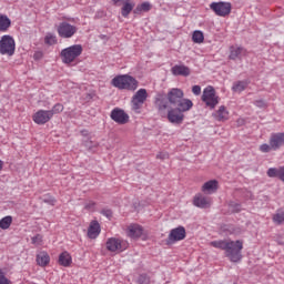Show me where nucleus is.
Here are the masks:
<instances>
[{
  "label": "nucleus",
  "mask_w": 284,
  "mask_h": 284,
  "mask_svg": "<svg viewBox=\"0 0 284 284\" xmlns=\"http://www.w3.org/2000/svg\"><path fill=\"white\" fill-rule=\"evenodd\" d=\"M212 247H216L217 250H223L226 258L231 261V263H241L243 260V241H232V240H220L213 241L210 243Z\"/></svg>",
  "instance_id": "obj_1"
},
{
  "label": "nucleus",
  "mask_w": 284,
  "mask_h": 284,
  "mask_svg": "<svg viewBox=\"0 0 284 284\" xmlns=\"http://www.w3.org/2000/svg\"><path fill=\"white\" fill-rule=\"evenodd\" d=\"M194 103L190 99L182 98L176 104L175 109H169L166 119L170 123H174L176 125H181L183 120L185 119L184 112H190Z\"/></svg>",
  "instance_id": "obj_2"
},
{
  "label": "nucleus",
  "mask_w": 284,
  "mask_h": 284,
  "mask_svg": "<svg viewBox=\"0 0 284 284\" xmlns=\"http://www.w3.org/2000/svg\"><path fill=\"white\" fill-rule=\"evenodd\" d=\"M111 84L118 90H129L130 92H134L139 88V81L130 74L116 75L112 79Z\"/></svg>",
  "instance_id": "obj_3"
},
{
  "label": "nucleus",
  "mask_w": 284,
  "mask_h": 284,
  "mask_svg": "<svg viewBox=\"0 0 284 284\" xmlns=\"http://www.w3.org/2000/svg\"><path fill=\"white\" fill-rule=\"evenodd\" d=\"M83 54V47L81 44H73L63 49L60 52V57L62 59V63L70 65V63H74L79 57Z\"/></svg>",
  "instance_id": "obj_4"
},
{
  "label": "nucleus",
  "mask_w": 284,
  "mask_h": 284,
  "mask_svg": "<svg viewBox=\"0 0 284 284\" xmlns=\"http://www.w3.org/2000/svg\"><path fill=\"white\" fill-rule=\"evenodd\" d=\"M201 99L210 110H214L221 101V98L216 94V90L212 85H207L203 90Z\"/></svg>",
  "instance_id": "obj_5"
},
{
  "label": "nucleus",
  "mask_w": 284,
  "mask_h": 284,
  "mask_svg": "<svg viewBox=\"0 0 284 284\" xmlns=\"http://www.w3.org/2000/svg\"><path fill=\"white\" fill-rule=\"evenodd\" d=\"M17 50V43L14 38L10 34L2 36L0 39V54H7V57H12Z\"/></svg>",
  "instance_id": "obj_6"
},
{
  "label": "nucleus",
  "mask_w": 284,
  "mask_h": 284,
  "mask_svg": "<svg viewBox=\"0 0 284 284\" xmlns=\"http://www.w3.org/2000/svg\"><path fill=\"white\" fill-rule=\"evenodd\" d=\"M148 101V90L140 89L138 90L132 99H131V108L135 111L136 114L141 113V109L143 108V103Z\"/></svg>",
  "instance_id": "obj_7"
},
{
  "label": "nucleus",
  "mask_w": 284,
  "mask_h": 284,
  "mask_svg": "<svg viewBox=\"0 0 284 284\" xmlns=\"http://www.w3.org/2000/svg\"><path fill=\"white\" fill-rule=\"evenodd\" d=\"M129 245L130 244L128 241L116 237H109L105 243L108 252H115L116 254H120V252H125Z\"/></svg>",
  "instance_id": "obj_8"
},
{
  "label": "nucleus",
  "mask_w": 284,
  "mask_h": 284,
  "mask_svg": "<svg viewBox=\"0 0 284 284\" xmlns=\"http://www.w3.org/2000/svg\"><path fill=\"white\" fill-rule=\"evenodd\" d=\"M154 105L159 112L160 116H165V112H168V108H170V100L168 99V94L164 92H160L154 98Z\"/></svg>",
  "instance_id": "obj_9"
},
{
  "label": "nucleus",
  "mask_w": 284,
  "mask_h": 284,
  "mask_svg": "<svg viewBox=\"0 0 284 284\" xmlns=\"http://www.w3.org/2000/svg\"><path fill=\"white\" fill-rule=\"evenodd\" d=\"M78 28L77 26H72L69 22H60L57 31L59 37H61V39H72V37L74 36L75 32H78Z\"/></svg>",
  "instance_id": "obj_10"
},
{
  "label": "nucleus",
  "mask_w": 284,
  "mask_h": 284,
  "mask_svg": "<svg viewBox=\"0 0 284 284\" xmlns=\"http://www.w3.org/2000/svg\"><path fill=\"white\" fill-rule=\"evenodd\" d=\"M210 8L216 17H227L232 12V3L230 2H212Z\"/></svg>",
  "instance_id": "obj_11"
},
{
  "label": "nucleus",
  "mask_w": 284,
  "mask_h": 284,
  "mask_svg": "<svg viewBox=\"0 0 284 284\" xmlns=\"http://www.w3.org/2000/svg\"><path fill=\"white\" fill-rule=\"evenodd\" d=\"M186 236L185 227L178 226L170 231V234L166 239L168 245H172L173 243H179V241H184Z\"/></svg>",
  "instance_id": "obj_12"
},
{
  "label": "nucleus",
  "mask_w": 284,
  "mask_h": 284,
  "mask_svg": "<svg viewBox=\"0 0 284 284\" xmlns=\"http://www.w3.org/2000/svg\"><path fill=\"white\" fill-rule=\"evenodd\" d=\"M126 236L129 239H141V236H148V233H145V230L140 224H130L126 227Z\"/></svg>",
  "instance_id": "obj_13"
},
{
  "label": "nucleus",
  "mask_w": 284,
  "mask_h": 284,
  "mask_svg": "<svg viewBox=\"0 0 284 284\" xmlns=\"http://www.w3.org/2000/svg\"><path fill=\"white\" fill-rule=\"evenodd\" d=\"M111 119L119 125H125L130 121V115L122 109H113L111 111Z\"/></svg>",
  "instance_id": "obj_14"
},
{
  "label": "nucleus",
  "mask_w": 284,
  "mask_h": 284,
  "mask_svg": "<svg viewBox=\"0 0 284 284\" xmlns=\"http://www.w3.org/2000/svg\"><path fill=\"white\" fill-rule=\"evenodd\" d=\"M166 97L169 103H171V105H175L185 97V93L179 88H172L169 90Z\"/></svg>",
  "instance_id": "obj_15"
},
{
  "label": "nucleus",
  "mask_w": 284,
  "mask_h": 284,
  "mask_svg": "<svg viewBox=\"0 0 284 284\" xmlns=\"http://www.w3.org/2000/svg\"><path fill=\"white\" fill-rule=\"evenodd\" d=\"M50 119H52V112H50V110H39L33 115V121L37 125H45Z\"/></svg>",
  "instance_id": "obj_16"
},
{
  "label": "nucleus",
  "mask_w": 284,
  "mask_h": 284,
  "mask_svg": "<svg viewBox=\"0 0 284 284\" xmlns=\"http://www.w3.org/2000/svg\"><path fill=\"white\" fill-rule=\"evenodd\" d=\"M193 205L201 210H205L212 205V199L199 193L193 197Z\"/></svg>",
  "instance_id": "obj_17"
},
{
  "label": "nucleus",
  "mask_w": 284,
  "mask_h": 284,
  "mask_svg": "<svg viewBox=\"0 0 284 284\" xmlns=\"http://www.w3.org/2000/svg\"><path fill=\"white\" fill-rule=\"evenodd\" d=\"M270 143L273 152L281 150L284 145V133H273L270 138Z\"/></svg>",
  "instance_id": "obj_18"
},
{
  "label": "nucleus",
  "mask_w": 284,
  "mask_h": 284,
  "mask_svg": "<svg viewBox=\"0 0 284 284\" xmlns=\"http://www.w3.org/2000/svg\"><path fill=\"white\" fill-rule=\"evenodd\" d=\"M245 54H247L245 48L239 45L230 47L229 59H231V61H236V59L241 60L243 57H245Z\"/></svg>",
  "instance_id": "obj_19"
},
{
  "label": "nucleus",
  "mask_w": 284,
  "mask_h": 284,
  "mask_svg": "<svg viewBox=\"0 0 284 284\" xmlns=\"http://www.w3.org/2000/svg\"><path fill=\"white\" fill-rule=\"evenodd\" d=\"M171 73L173 77H190L192 71L185 64H175L171 68Z\"/></svg>",
  "instance_id": "obj_20"
},
{
  "label": "nucleus",
  "mask_w": 284,
  "mask_h": 284,
  "mask_svg": "<svg viewBox=\"0 0 284 284\" xmlns=\"http://www.w3.org/2000/svg\"><path fill=\"white\" fill-rule=\"evenodd\" d=\"M212 116L215 121H227V119H230V112L225 105H221L217 111L212 113Z\"/></svg>",
  "instance_id": "obj_21"
},
{
  "label": "nucleus",
  "mask_w": 284,
  "mask_h": 284,
  "mask_svg": "<svg viewBox=\"0 0 284 284\" xmlns=\"http://www.w3.org/2000/svg\"><path fill=\"white\" fill-rule=\"evenodd\" d=\"M219 190V181L210 180L202 185V192L204 194H214Z\"/></svg>",
  "instance_id": "obj_22"
},
{
  "label": "nucleus",
  "mask_w": 284,
  "mask_h": 284,
  "mask_svg": "<svg viewBox=\"0 0 284 284\" xmlns=\"http://www.w3.org/2000/svg\"><path fill=\"white\" fill-rule=\"evenodd\" d=\"M101 234V224L98 221H92L88 229L89 239H97Z\"/></svg>",
  "instance_id": "obj_23"
},
{
  "label": "nucleus",
  "mask_w": 284,
  "mask_h": 284,
  "mask_svg": "<svg viewBox=\"0 0 284 284\" xmlns=\"http://www.w3.org/2000/svg\"><path fill=\"white\" fill-rule=\"evenodd\" d=\"M36 261L40 267H47V265H50V255L48 252L42 251L37 254Z\"/></svg>",
  "instance_id": "obj_24"
},
{
  "label": "nucleus",
  "mask_w": 284,
  "mask_h": 284,
  "mask_svg": "<svg viewBox=\"0 0 284 284\" xmlns=\"http://www.w3.org/2000/svg\"><path fill=\"white\" fill-rule=\"evenodd\" d=\"M59 265H62V267H70V265H72V256L68 251L59 255Z\"/></svg>",
  "instance_id": "obj_25"
},
{
  "label": "nucleus",
  "mask_w": 284,
  "mask_h": 284,
  "mask_svg": "<svg viewBox=\"0 0 284 284\" xmlns=\"http://www.w3.org/2000/svg\"><path fill=\"white\" fill-rule=\"evenodd\" d=\"M134 2L132 0H126L124 1L122 9H121V14L124 18L130 17V12L134 10Z\"/></svg>",
  "instance_id": "obj_26"
},
{
  "label": "nucleus",
  "mask_w": 284,
  "mask_h": 284,
  "mask_svg": "<svg viewBox=\"0 0 284 284\" xmlns=\"http://www.w3.org/2000/svg\"><path fill=\"white\" fill-rule=\"evenodd\" d=\"M12 26V20L6 14H0V32H8Z\"/></svg>",
  "instance_id": "obj_27"
},
{
  "label": "nucleus",
  "mask_w": 284,
  "mask_h": 284,
  "mask_svg": "<svg viewBox=\"0 0 284 284\" xmlns=\"http://www.w3.org/2000/svg\"><path fill=\"white\" fill-rule=\"evenodd\" d=\"M152 6L150 4V2H143L141 4H138L133 12L135 14H141V12H150Z\"/></svg>",
  "instance_id": "obj_28"
},
{
  "label": "nucleus",
  "mask_w": 284,
  "mask_h": 284,
  "mask_svg": "<svg viewBox=\"0 0 284 284\" xmlns=\"http://www.w3.org/2000/svg\"><path fill=\"white\" fill-rule=\"evenodd\" d=\"M247 85H248L247 81H237V82H234L232 90L233 92L241 93L247 88Z\"/></svg>",
  "instance_id": "obj_29"
},
{
  "label": "nucleus",
  "mask_w": 284,
  "mask_h": 284,
  "mask_svg": "<svg viewBox=\"0 0 284 284\" xmlns=\"http://www.w3.org/2000/svg\"><path fill=\"white\" fill-rule=\"evenodd\" d=\"M12 225V216L7 215L0 220V230H9Z\"/></svg>",
  "instance_id": "obj_30"
},
{
  "label": "nucleus",
  "mask_w": 284,
  "mask_h": 284,
  "mask_svg": "<svg viewBox=\"0 0 284 284\" xmlns=\"http://www.w3.org/2000/svg\"><path fill=\"white\" fill-rule=\"evenodd\" d=\"M192 41L193 43H203V41H205V36L203 34V31L195 30L192 34Z\"/></svg>",
  "instance_id": "obj_31"
},
{
  "label": "nucleus",
  "mask_w": 284,
  "mask_h": 284,
  "mask_svg": "<svg viewBox=\"0 0 284 284\" xmlns=\"http://www.w3.org/2000/svg\"><path fill=\"white\" fill-rule=\"evenodd\" d=\"M273 222L275 225H284V212L283 211H277L273 215Z\"/></svg>",
  "instance_id": "obj_32"
},
{
  "label": "nucleus",
  "mask_w": 284,
  "mask_h": 284,
  "mask_svg": "<svg viewBox=\"0 0 284 284\" xmlns=\"http://www.w3.org/2000/svg\"><path fill=\"white\" fill-rule=\"evenodd\" d=\"M281 168L276 169V168H270L267 170V176H270V179H275V178H280L281 175Z\"/></svg>",
  "instance_id": "obj_33"
},
{
  "label": "nucleus",
  "mask_w": 284,
  "mask_h": 284,
  "mask_svg": "<svg viewBox=\"0 0 284 284\" xmlns=\"http://www.w3.org/2000/svg\"><path fill=\"white\" fill-rule=\"evenodd\" d=\"M44 43H47V45H54V43H57V36L52 33L47 34L44 38Z\"/></svg>",
  "instance_id": "obj_34"
},
{
  "label": "nucleus",
  "mask_w": 284,
  "mask_h": 284,
  "mask_svg": "<svg viewBox=\"0 0 284 284\" xmlns=\"http://www.w3.org/2000/svg\"><path fill=\"white\" fill-rule=\"evenodd\" d=\"M32 245L39 246L43 245V235L37 234L31 239Z\"/></svg>",
  "instance_id": "obj_35"
},
{
  "label": "nucleus",
  "mask_w": 284,
  "mask_h": 284,
  "mask_svg": "<svg viewBox=\"0 0 284 284\" xmlns=\"http://www.w3.org/2000/svg\"><path fill=\"white\" fill-rule=\"evenodd\" d=\"M272 151H274V149L272 148L271 142H268V144L264 143V144L260 145V152L267 153V152H272Z\"/></svg>",
  "instance_id": "obj_36"
},
{
  "label": "nucleus",
  "mask_w": 284,
  "mask_h": 284,
  "mask_svg": "<svg viewBox=\"0 0 284 284\" xmlns=\"http://www.w3.org/2000/svg\"><path fill=\"white\" fill-rule=\"evenodd\" d=\"M63 110V104L61 103H57L54 104V106L52 108V110H49V112L52 113V116H54V114H60V112Z\"/></svg>",
  "instance_id": "obj_37"
},
{
  "label": "nucleus",
  "mask_w": 284,
  "mask_h": 284,
  "mask_svg": "<svg viewBox=\"0 0 284 284\" xmlns=\"http://www.w3.org/2000/svg\"><path fill=\"white\" fill-rule=\"evenodd\" d=\"M138 284H150V277H148V275H140Z\"/></svg>",
  "instance_id": "obj_38"
},
{
  "label": "nucleus",
  "mask_w": 284,
  "mask_h": 284,
  "mask_svg": "<svg viewBox=\"0 0 284 284\" xmlns=\"http://www.w3.org/2000/svg\"><path fill=\"white\" fill-rule=\"evenodd\" d=\"M0 284H10V280L6 277V273L0 270Z\"/></svg>",
  "instance_id": "obj_39"
},
{
  "label": "nucleus",
  "mask_w": 284,
  "mask_h": 284,
  "mask_svg": "<svg viewBox=\"0 0 284 284\" xmlns=\"http://www.w3.org/2000/svg\"><path fill=\"white\" fill-rule=\"evenodd\" d=\"M101 214H102L103 216L108 217V219H112V210H110V209H103V210L101 211Z\"/></svg>",
  "instance_id": "obj_40"
},
{
  "label": "nucleus",
  "mask_w": 284,
  "mask_h": 284,
  "mask_svg": "<svg viewBox=\"0 0 284 284\" xmlns=\"http://www.w3.org/2000/svg\"><path fill=\"white\" fill-rule=\"evenodd\" d=\"M254 105H256V108H261V109L267 108V103H265L264 100H256L254 102Z\"/></svg>",
  "instance_id": "obj_41"
},
{
  "label": "nucleus",
  "mask_w": 284,
  "mask_h": 284,
  "mask_svg": "<svg viewBox=\"0 0 284 284\" xmlns=\"http://www.w3.org/2000/svg\"><path fill=\"white\" fill-rule=\"evenodd\" d=\"M230 207H231L232 212H241V204H239V203H231Z\"/></svg>",
  "instance_id": "obj_42"
},
{
  "label": "nucleus",
  "mask_w": 284,
  "mask_h": 284,
  "mask_svg": "<svg viewBox=\"0 0 284 284\" xmlns=\"http://www.w3.org/2000/svg\"><path fill=\"white\" fill-rule=\"evenodd\" d=\"M34 61H41L43 59V53L41 51H36L33 54Z\"/></svg>",
  "instance_id": "obj_43"
},
{
  "label": "nucleus",
  "mask_w": 284,
  "mask_h": 284,
  "mask_svg": "<svg viewBox=\"0 0 284 284\" xmlns=\"http://www.w3.org/2000/svg\"><path fill=\"white\" fill-rule=\"evenodd\" d=\"M192 92L195 94V97H199V94H201V85H193Z\"/></svg>",
  "instance_id": "obj_44"
},
{
  "label": "nucleus",
  "mask_w": 284,
  "mask_h": 284,
  "mask_svg": "<svg viewBox=\"0 0 284 284\" xmlns=\"http://www.w3.org/2000/svg\"><path fill=\"white\" fill-rule=\"evenodd\" d=\"M170 154H168V152H160L156 155V159H161L162 161H164V159H169Z\"/></svg>",
  "instance_id": "obj_45"
},
{
  "label": "nucleus",
  "mask_w": 284,
  "mask_h": 284,
  "mask_svg": "<svg viewBox=\"0 0 284 284\" xmlns=\"http://www.w3.org/2000/svg\"><path fill=\"white\" fill-rule=\"evenodd\" d=\"M275 241L277 245H284V235H277Z\"/></svg>",
  "instance_id": "obj_46"
},
{
  "label": "nucleus",
  "mask_w": 284,
  "mask_h": 284,
  "mask_svg": "<svg viewBox=\"0 0 284 284\" xmlns=\"http://www.w3.org/2000/svg\"><path fill=\"white\" fill-rule=\"evenodd\" d=\"M280 181H283V183H284V166H281L280 168Z\"/></svg>",
  "instance_id": "obj_47"
},
{
  "label": "nucleus",
  "mask_w": 284,
  "mask_h": 284,
  "mask_svg": "<svg viewBox=\"0 0 284 284\" xmlns=\"http://www.w3.org/2000/svg\"><path fill=\"white\" fill-rule=\"evenodd\" d=\"M43 202L50 203L51 205H54V203H55L54 199H51V200L44 199Z\"/></svg>",
  "instance_id": "obj_48"
},
{
  "label": "nucleus",
  "mask_w": 284,
  "mask_h": 284,
  "mask_svg": "<svg viewBox=\"0 0 284 284\" xmlns=\"http://www.w3.org/2000/svg\"><path fill=\"white\" fill-rule=\"evenodd\" d=\"M85 207H87L88 210H90V209L94 207V203L87 204Z\"/></svg>",
  "instance_id": "obj_49"
},
{
  "label": "nucleus",
  "mask_w": 284,
  "mask_h": 284,
  "mask_svg": "<svg viewBox=\"0 0 284 284\" xmlns=\"http://www.w3.org/2000/svg\"><path fill=\"white\" fill-rule=\"evenodd\" d=\"M2 170H3V161L0 160V171H2Z\"/></svg>",
  "instance_id": "obj_50"
}]
</instances>
